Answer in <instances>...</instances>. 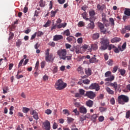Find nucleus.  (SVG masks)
Wrapping results in <instances>:
<instances>
[{
  "instance_id": "nucleus-1",
  "label": "nucleus",
  "mask_w": 130,
  "mask_h": 130,
  "mask_svg": "<svg viewBox=\"0 0 130 130\" xmlns=\"http://www.w3.org/2000/svg\"><path fill=\"white\" fill-rule=\"evenodd\" d=\"M129 101V98L127 95L122 94L118 96V102L119 104L124 105L125 103H127Z\"/></svg>"
},
{
  "instance_id": "nucleus-2",
  "label": "nucleus",
  "mask_w": 130,
  "mask_h": 130,
  "mask_svg": "<svg viewBox=\"0 0 130 130\" xmlns=\"http://www.w3.org/2000/svg\"><path fill=\"white\" fill-rule=\"evenodd\" d=\"M66 87H67V83H64L61 79H58L55 84V88L56 90H62Z\"/></svg>"
},
{
  "instance_id": "nucleus-3",
  "label": "nucleus",
  "mask_w": 130,
  "mask_h": 130,
  "mask_svg": "<svg viewBox=\"0 0 130 130\" xmlns=\"http://www.w3.org/2000/svg\"><path fill=\"white\" fill-rule=\"evenodd\" d=\"M49 51H50V49H47L45 51V60L48 62H51L53 61V55L52 54H49Z\"/></svg>"
},
{
  "instance_id": "nucleus-4",
  "label": "nucleus",
  "mask_w": 130,
  "mask_h": 130,
  "mask_svg": "<svg viewBox=\"0 0 130 130\" xmlns=\"http://www.w3.org/2000/svg\"><path fill=\"white\" fill-rule=\"evenodd\" d=\"M57 54L59 57L60 59L66 60V56L67 55V49H61L57 51Z\"/></svg>"
},
{
  "instance_id": "nucleus-5",
  "label": "nucleus",
  "mask_w": 130,
  "mask_h": 130,
  "mask_svg": "<svg viewBox=\"0 0 130 130\" xmlns=\"http://www.w3.org/2000/svg\"><path fill=\"white\" fill-rule=\"evenodd\" d=\"M101 46L100 48L101 50H106L109 45V40L104 39L101 42Z\"/></svg>"
},
{
  "instance_id": "nucleus-6",
  "label": "nucleus",
  "mask_w": 130,
  "mask_h": 130,
  "mask_svg": "<svg viewBox=\"0 0 130 130\" xmlns=\"http://www.w3.org/2000/svg\"><path fill=\"white\" fill-rule=\"evenodd\" d=\"M89 89L90 90H95V91H99L100 90V86H99V84L94 83H92L89 87Z\"/></svg>"
},
{
  "instance_id": "nucleus-7",
  "label": "nucleus",
  "mask_w": 130,
  "mask_h": 130,
  "mask_svg": "<svg viewBox=\"0 0 130 130\" xmlns=\"http://www.w3.org/2000/svg\"><path fill=\"white\" fill-rule=\"evenodd\" d=\"M85 95L90 99H93L96 97V93L92 91H86Z\"/></svg>"
},
{
  "instance_id": "nucleus-8",
  "label": "nucleus",
  "mask_w": 130,
  "mask_h": 130,
  "mask_svg": "<svg viewBox=\"0 0 130 130\" xmlns=\"http://www.w3.org/2000/svg\"><path fill=\"white\" fill-rule=\"evenodd\" d=\"M89 21H95L96 17H95V11L94 10H91L89 12Z\"/></svg>"
},
{
  "instance_id": "nucleus-9",
  "label": "nucleus",
  "mask_w": 130,
  "mask_h": 130,
  "mask_svg": "<svg viewBox=\"0 0 130 130\" xmlns=\"http://www.w3.org/2000/svg\"><path fill=\"white\" fill-rule=\"evenodd\" d=\"M98 27H99L100 30L102 33H103L104 34H106L107 30L104 27V24L100 22L98 23Z\"/></svg>"
},
{
  "instance_id": "nucleus-10",
  "label": "nucleus",
  "mask_w": 130,
  "mask_h": 130,
  "mask_svg": "<svg viewBox=\"0 0 130 130\" xmlns=\"http://www.w3.org/2000/svg\"><path fill=\"white\" fill-rule=\"evenodd\" d=\"M43 124L45 127V129L50 130V122L48 120H46Z\"/></svg>"
},
{
  "instance_id": "nucleus-11",
  "label": "nucleus",
  "mask_w": 130,
  "mask_h": 130,
  "mask_svg": "<svg viewBox=\"0 0 130 130\" xmlns=\"http://www.w3.org/2000/svg\"><path fill=\"white\" fill-rule=\"evenodd\" d=\"M102 21L103 23L105 24L106 27H108L109 26V24L108 23V20L106 19V15L105 13L102 14Z\"/></svg>"
},
{
  "instance_id": "nucleus-12",
  "label": "nucleus",
  "mask_w": 130,
  "mask_h": 130,
  "mask_svg": "<svg viewBox=\"0 0 130 130\" xmlns=\"http://www.w3.org/2000/svg\"><path fill=\"white\" fill-rule=\"evenodd\" d=\"M61 39H63L62 36L56 35L53 37V41H58V40H61Z\"/></svg>"
},
{
  "instance_id": "nucleus-13",
  "label": "nucleus",
  "mask_w": 130,
  "mask_h": 130,
  "mask_svg": "<svg viewBox=\"0 0 130 130\" xmlns=\"http://www.w3.org/2000/svg\"><path fill=\"white\" fill-rule=\"evenodd\" d=\"M96 56H97L94 55L93 57H91L89 60V62H90L91 63H96L98 62L99 60L96 58Z\"/></svg>"
},
{
  "instance_id": "nucleus-14",
  "label": "nucleus",
  "mask_w": 130,
  "mask_h": 130,
  "mask_svg": "<svg viewBox=\"0 0 130 130\" xmlns=\"http://www.w3.org/2000/svg\"><path fill=\"white\" fill-rule=\"evenodd\" d=\"M94 21H90V23H89L87 26V29H94L95 24H94Z\"/></svg>"
},
{
  "instance_id": "nucleus-15",
  "label": "nucleus",
  "mask_w": 130,
  "mask_h": 130,
  "mask_svg": "<svg viewBox=\"0 0 130 130\" xmlns=\"http://www.w3.org/2000/svg\"><path fill=\"white\" fill-rule=\"evenodd\" d=\"M97 9L99 11H103L105 9H106V6L103 4L101 5L100 4H98Z\"/></svg>"
},
{
  "instance_id": "nucleus-16",
  "label": "nucleus",
  "mask_w": 130,
  "mask_h": 130,
  "mask_svg": "<svg viewBox=\"0 0 130 130\" xmlns=\"http://www.w3.org/2000/svg\"><path fill=\"white\" fill-rule=\"evenodd\" d=\"M79 111L80 113L86 114V113H87V109L85 107L82 106L79 108Z\"/></svg>"
},
{
  "instance_id": "nucleus-17",
  "label": "nucleus",
  "mask_w": 130,
  "mask_h": 130,
  "mask_svg": "<svg viewBox=\"0 0 130 130\" xmlns=\"http://www.w3.org/2000/svg\"><path fill=\"white\" fill-rule=\"evenodd\" d=\"M31 115H33V117L35 118V119H36V120H38V119H39V117H38V113H37L36 111H32Z\"/></svg>"
},
{
  "instance_id": "nucleus-18",
  "label": "nucleus",
  "mask_w": 130,
  "mask_h": 130,
  "mask_svg": "<svg viewBox=\"0 0 130 130\" xmlns=\"http://www.w3.org/2000/svg\"><path fill=\"white\" fill-rule=\"evenodd\" d=\"M121 39L119 38H114L111 40V43H115L116 42H119Z\"/></svg>"
},
{
  "instance_id": "nucleus-19",
  "label": "nucleus",
  "mask_w": 130,
  "mask_h": 130,
  "mask_svg": "<svg viewBox=\"0 0 130 130\" xmlns=\"http://www.w3.org/2000/svg\"><path fill=\"white\" fill-rule=\"evenodd\" d=\"M86 104L87 106H88V107H92V106H93V105L94 104V102L89 100L86 102Z\"/></svg>"
},
{
  "instance_id": "nucleus-20",
  "label": "nucleus",
  "mask_w": 130,
  "mask_h": 130,
  "mask_svg": "<svg viewBox=\"0 0 130 130\" xmlns=\"http://www.w3.org/2000/svg\"><path fill=\"white\" fill-rule=\"evenodd\" d=\"M106 90L108 94H110V95H114V91L110 89V88L107 87L106 88Z\"/></svg>"
},
{
  "instance_id": "nucleus-21",
  "label": "nucleus",
  "mask_w": 130,
  "mask_h": 130,
  "mask_svg": "<svg viewBox=\"0 0 130 130\" xmlns=\"http://www.w3.org/2000/svg\"><path fill=\"white\" fill-rule=\"evenodd\" d=\"M85 73L87 76H91L92 75V70H91V69H86L85 71Z\"/></svg>"
},
{
  "instance_id": "nucleus-22",
  "label": "nucleus",
  "mask_w": 130,
  "mask_h": 130,
  "mask_svg": "<svg viewBox=\"0 0 130 130\" xmlns=\"http://www.w3.org/2000/svg\"><path fill=\"white\" fill-rule=\"evenodd\" d=\"M97 117H98L97 114H94L91 116L90 119L92 120L93 122H95V121H96V119H97Z\"/></svg>"
},
{
  "instance_id": "nucleus-23",
  "label": "nucleus",
  "mask_w": 130,
  "mask_h": 130,
  "mask_svg": "<svg viewBox=\"0 0 130 130\" xmlns=\"http://www.w3.org/2000/svg\"><path fill=\"white\" fill-rule=\"evenodd\" d=\"M99 37H100V34L98 32H96L92 35V39H94V40H96V39H98Z\"/></svg>"
},
{
  "instance_id": "nucleus-24",
  "label": "nucleus",
  "mask_w": 130,
  "mask_h": 130,
  "mask_svg": "<svg viewBox=\"0 0 130 130\" xmlns=\"http://www.w3.org/2000/svg\"><path fill=\"white\" fill-rule=\"evenodd\" d=\"M114 76L112 75L110 76V77L107 78L105 79V81L106 82H112V81H113L114 80Z\"/></svg>"
},
{
  "instance_id": "nucleus-25",
  "label": "nucleus",
  "mask_w": 130,
  "mask_h": 130,
  "mask_svg": "<svg viewBox=\"0 0 130 130\" xmlns=\"http://www.w3.org/2000/svg\"><path fill=\"white\" fill-rule=\"evenodd\" d=\"M81 15H82V18L84 19L85 21H89V20H90V19H89V18H87V12H85L83 13H82Z\"/></svg>"
},
{
  "instance_id": "nucleus-26",
  "label": "nucleus",
  "mask_w": 130,
  "mask_h": 130,
  "mask_svg": "<svg viewBox=\"0 0 130 130\" xmlns=\"http://www.w3.org/2000/svg\"><path fill=\"white\" fill-rule=\"evenodd\" d=\"M110 86L111 87H113L115 90H117V82H113L110 84Z\"/></svg>"
},
{
  "instance_id": "nucleus-27",
  "label": "nucleus",
  "mask_w": 130,
  "mask_h": 130,
  "mask_svg": "<svg viewBox=\"0 0 130 130\" xmlns=\"http://www.w3.org/2000/svg\"><path fill=\"white\" fill-rule=\"evenodd\" d=\"M77 71L79 74H81V75H83V74H84V69H83V67L81 66L78 67Z\"/></svg>"
},
{
  "instance_id": "nucleus-28",
  "label": "nucleus",
  "mask_w": 130,
  "mask_h": 130,
  "mask_svg": "<svg viewBox=\"0 0 130 130\" xmlns=\"http://www.w3.org/2000/svg\"><path fill=\"white\" fill-rule=\"evenodd\" d=\"M124 14V15H126V16H130V9L125 8Z\"/></svg>"
},
{
  "instance_id": "nucleus-29",
  "label": "nucleus",
  "mask_w": 130,
  "mask_h": 130,
  "mask_svg": "<svg viewBox=\"0 0 130 130\" xmlns=\"http://www.w3.org/2000/svg\"><path fill=\"white\" fill-rule=\"evenodd\" d=\"M16 45L19 48L22 45V41L20 39L18 40L16 43Z\"/></svg>"
},
{
  "instance_id": "nucleus-30",
  "label": "nucleus",
  "mask_w": 130,
  "mask_h": 130,
  "mask_svg": "<svg viewBox=\"0 0 130 130\" xmlns=\"http://www.w3.org/2000/svg\"><path fill=\"white\" fill-rule=\"evenodd\" d=\"M91 49L93 50H97L98 49V45L96 44H93L91 45Z\"/></svg>"
},
{
  "instance_id": "nucleus-31",
  "label": "nucleus",
  "mask_w": 130,
  "mask_h": 130,
  "mask_svg": "<svg viewBox=\"0 0 130 130\" xmlns=\"http://www.w3.org/2000/svg\"><path fill=\"white\" fill-rule=\"evenodd\" d=\"M64 35H66V36H70L71 35V32H70V29H67L64 31L63 32Z\"/></svg>"
},
{
  "instance_id": "nucleus-32",
  "label": "nucleus",
  "mask_w": 130,
  "mask_h": 130,
  "mask_svg": "<svg viewBox=\"0 0 130 130\" xmlns=\"http://www.w3.org/2000/svg\"><path fill=\"white\" fill-rule=\"evenodd\" d=\"M29 111H30V109L28 108H26V107L23 108L22 111L23 112H24V113H28V112H29Z\"/></svg>"
},
{
  "instance_id": "nucleus-33",
  "label": "nucleus",
  "mask_w": 130,
  "mask_h": 130,
  "mask_svg": "<svg viewBox=\"0 0 130 130\" xmlns=\"http://www.w3.org/2000/svg\"><path fill=\"white\" fill-rule=\"evenodd\" d=\"M50 24H51V21L48 20L45 25H44V27L45 28H47V27H49L50 26Z\"/></svg>"
},
{
  "instance_id": "nucleus-34",
  "label": "nucleus",
  "mask_w": 130,
  "mask_h": 130,
  "mask_svg": "<svg viewBox=\"0 0 130 130\" xmlns=\"http://www.w3.org/2000/svg\"><path fill=\"white\" fill-rule=\"evenodd\" d=\"M107 63L108 64V66H112L113 65V60L110 59L107 62Z\"/></svg>"
},
{
  "instance_id": "nucleus-35",
  "label": "nucleus",
  "mask_w": 130,
  "mask_h": 130,
  "mask_svg": "<svg viewBox=\"0 0 130 130\" xmlns=\"http://www.w3.org/2000/svg\"><path fill=\"white\" fill-rule=\"evenodd\" d=\"M115 48V46L112 44H109V46H108V50H111V49H114Z\"/></svg>"
},
{
  "instance_id": "nucleus-36",
  "label": "nucleus",
  "mask_w": 130,
  "mask_h": 130,
  "mask_svg": "<svg viewBox=\"0 0 130 130\" xmlns=\"http://www.w3.org/2000/svg\"><path fill=\"white\" fill-rule=\"evenodd\" d=\"M38 37H41L42 35L44 34V32L41 31H38V32H36Z\"/></svg>"
},
{
  "instance_id": "nucleus-37",
  "label": "nucleus",
  "mask_w": 130,
  "mask_h": 130,
  "mask_svg": "<svg viewBox=\"0 0 130 130\" xmlns=\"http://www.w3.org/2000/svg\"><path fill=\"white\" fill-rule=\"evenodd\" d=\"M57 13V10H56L55 11H51V18H53V17H55V14Z\"/></svg>"
},
{
  "instance_id": "nucleus-38",
  "label": "nucleus",
  "mask_w": 130,
  "mask_h": 130,
  "mask_svg": "<svg viewBox=\"0 0 130 130\" xmlns=\"http://www.w3.org/2000/svg\"><path fill=\"white\" fill-rule=\"evenodd\" d=\"M73 39H75V37L73 36H70L68 38H67V40L69 41V42H72L73 41Z\"/></svg>"
},
{
  "instance_id": "nucleus-39",
  "label": "nucleus",
  "mask_w": 130,
  "mask_h": 130,
  "mask_svg": "<svg viewBox=\"0 0 130 130\" xmlns=\"http://www.w3.org/2000/svg\"><path fill=\"white\" fill-rule=\"evenodd\" d=\"M53 74H56L57 73V67L53 66L52 69Z\"/></svg>"
},
{
  "instance_id": "nucleus-40",
  "label": "nucleus",
  "mask_w": 130,
  "mask_h": 130,
  "mask_svg": "<svg viewBox=\"0 0 130 130\" xmlns=\"http://www.w3.org/2000/svg\"><path fill=\"white\" fill-rule=\"evenodd\" d=\"M119 72L120 74V75H121V76H123L125 74V70L124 69H120L119 70Z\"/></svg>"
},
{
  "instance_id": "nucleus-41",
  "label": "nucleus",
  "mask_w": 130,
  "mask_h": 130,
  "mask_svg": "<svg viewBox=\"0 0 130 130\" xmlns=\"http://www.w3.org/2000/svg\"><path fill=\"white\" fill-rule=\"evenodd\" d=\"M107 110V108L105 107H100L99 108V110L101 112H104V111H105L106 110Z\"/></svg>"
},
{
  "instance_id": "nucleus-42",
  "label": "nucleus",
  "mask_w": 130,
  "mask_h": 130,
  "mask_svg": "<svg viewBox=\"0 0 130 130\" xmlns=\"http://www.w3.org/2000/svg\"><path fill=\"white\" fill-rule=\"evenodd\" d=\"M8 91H9V87L8 86H5L3 88V93L4 94H6V93H8Z\"/></svg>"
},
{
  "instance_id": "nucleus-43",
  "label": "nucleus",
  "mask_w": 130,
  "mask_h": 130,
  "mask_svg": "<svg viewBox=\"0 0 130 130\" xmlns=\"http://www.w3.org/2000/svg\"><path fill=\"white\" fill-rule=\"evenodd\" d=\"M82 83H83V84H85V85H89V84H90V80L86 79L83 80Z\"/></svg>"
},
{
  "instance_id": "nucleus-44",
  "label": "nucleus",
  "mask_w": 130,
  "mask_h": 130,
  "mask_svg": "<svg viewBox=\"0 0 130 130\" xmlns=\"http://www.w3.org/2000/svg\"><path fill=\"white\" fill-rule=\"evenodd\" d=\"M40 7H41V8H44V7H45V3L43 2V0H41L40 2Z\"/></svg>"
},
{
  "instance_id": "nucleus-45",
  "label": "nucleus",
  "mask_w": 130,
  "mask_h": 130,
  "mask_svg": "<svg viewBox=\"0 0 130 130\" xmlns=\"http://www.w3.org/2000/svg\"><path fill=\"white\" fill-rule=\"evenodd\" d=\"M23 62H24V59H22L19 62V63H18V69H20V68L22 67V66L23 65Z\"/></svg>"
},
{
  "instance_id": "nucleus-46",
  "label": "nucleus",
  "mask_w": 130,
  "mask_h": 130,
  "mask_svg": "<svg viewBox=\"0 0 130 130\" xmlns=\"http://www.w3.org/2000/svg\"><path fill=\"white\" fill-rule=\"evenodd\" d=\"M117 70H118V66H115L112 70V73H113L114 74L115 73H116V72H117Z\"/></svg>"
},
{
  "instance_id": "nucleus-47",
  "label": "nucleus",
  "mask_w": 130,
  "mask_h": 130,
  "mask_svg": "<svg viewBox=\"0 0 130 130\" xmlns=\"http://www.w3.org/2000/svg\"><path fill=\"white\" fill-rule=\"evenodd\" d=\"M78 27H84L85 26V23H84L83 21H80L78 23Z\"/></svg>"
},
{
  "instance_id": "nucleus-48",
  "label": "nucleus",
  "mask_w": 130,
  "mask_h": 130,
  "mask_svg": "<svg viewBox=\"0 0 130 130\" xmlns=\"http://www.w3.org/2000/svg\"><path fill=\"white\" fill-rule=\"evenodd\" d=\"M79 94L80 95H81L82 96H83V95H84V94H85V90L83 89H80L79 90Z\"/></svg>"
},
{
  "instance_id": "nucleus-49",
  "label": "nucleus",
  "mask_w": 130,
  "mask_h": 130,
  "mask_svg": "<svg viewBox=\"0 0 130 130\" xmlns=\"http://www.w3.org/2000/svg\"><path fill=\"white\" fill-rule=\"evenodd\" d=\"M109 21L111 23V26H114V25H115L114 19H113V18H109Z\"/></svg>"
},
{
  "instance_id": "nucleus-50",
  "label": "nucleus",
  "mask_w": 130,
  "mask_h": 130,
  "mask_svg": "<svg viewBox=\"0 0 130 130\" xmlns=\"http://www.w3.org/2000/svg\"><path fill=\"white\" fill-rule=\"evenodd\" d=\"M46 64V62H45V61H42L41 62V69H44V67H45Z\"/></svg>"
},
{
  "instance_id": "nucleus-51",
  "label": "nucleus",
  "mask_w": 130,
  "mask_h": 130,
  "mask_svg": "<svg viewBox=\"0 0 130 130\" xmlns=\"http://www.w3.org/2000/svg\"><path fill=\"white\" fill-rule=\"evenodd\" d=\"M39 68V61H37L35 65V70H37V71H38Z\"/></svg>"
},
{
  "instance_id": "nucleus-52",
  "label": "nucleus",
  "mask_w": 130,
  "mask_h": 130,
  "mask_svg": "<svg viewBox=\"0 0 130 130\" xmlns=\"http://www.w3.org/2000/svg\"><path fill=\"white\" fill-rule=\"evenodd\" d=\"M77 42L79 43V44L83 43V38H79L77 39Z\"/></svg>"
},
{
  "instance_id": "nucleus-53",
  "label": "nucleus",
  "mask_w": 130,
  "mask_h": 130,
  "mask_svg": "<svg viewBox=\"0 0 130 130\" xmlns=\"http://www.w3.org/2000/svg\"><path fill=\"white\" fill-rule=\"evenodd\" d=\"M84 120H86V117L85 116L82 115L80 117V121H84Z\"/></svg>"
},
{
  "instance_id": "nucleus-54",
  "label": "nucleus",
  "mask_w": 130,
  "mask_h": 130,
  "mask_svg": "<svg viewBox=\"0 0 130 130\" xmlns=\"http://www.w3.org/2000/svg\"><path fill=\"white\" fill-rule=\"evenodd\" d=\"M48 45L51 46L52 47H54L55 46V43H54V42H50L48 43Z\"/></svg>"
},
{
  "instance_id": "nucleus-55",
  "label": "nucleus",
  "mask_w": 130,
  "mask_h": 130,
  "mask_svg": "<svg viewBox=\"0 0 130 130\" xmlns=\"http://www.w3.org/2000/svg\"><path fill=\"white\" fill-rule=\"evenodd\" d=\"M99 121L100 122H102V121H104V116H100L99 117Z\"/></svg>"
},
{
  "instance_id": "nucleus-56",
  "label": "nucleus",
  "mask_w": 130,
  "mask_h": 130,
  "mask_svg": "<svg viewBox=\"0 0 130 130\" xmlns=\"http://www.w3.org/2000/svg\"><path fill=\"white\" fill-rule=\"evenodd\" d=\"M52 112V111L50 109H47L45 111V113L48 115L51 114Z\"/></svg>"
},
{
  "instance_id": "nucleus-57",
  "label": "nucleus",
  "mask_w": 130,
  "mask_h": 130,
  "mask_svg": "<svg viewBox=\"0 0 130 130\" xmlns=\"http://www.w3.org/2000/svg\"><path fill=\"white\" fill-rule=\"evenodd\" d=\"M110 75H111V72L110 71H107L105 74V77H110Z\"/></svg>"
},
{
  "instance_id": "nucleus-58",
  "label": "nucleus",
  "mask_w": 130,
  "mask_h": 130,
  "mask_svg": "<svg viewBox=\"0 0 130 130\" xmlns=\"http://www.w3.org/2000/svg\"><path fill=\"white\" fill-rule=\"evenodd\" d=\"M63 112L64 113V114H68V115H70V111H69V110H67V109H64L63 110Z\"/></svg>"
},
{
  "instance_id": "nucleus-59",
  "label": "nucleus",
  "mask_w": 130,
  "mask_h": 130,
  "mask_svg": "<svg viewBox=\"0 0 130 130\" xmlns=\"http://www.w3.org/2000/svg\"><path fill=\"white\" fill-rule=\"evenodd\" d=\"M121 63L122 66L124 67V68H126V67H127V62L126 61H122Z\"/></svg>"
},
{
  "instance_id": "nucleus-60",
  "label": "nucleus",
  "mask_w": 130,
  "mask_h": 130,
  "mask_svg": "<svg viewBox=\"0 0 130 130\" xmlns=\"http://www.w3.org/2000/svg\"><path fill=\"white\" fill-rule=\"evenodd\" d=\"M49 6V9L51 10V9H52V6H53V2H52V1H51L50 2V4Z\"/></svg>"
},
{
  "instance_id": "nucleus-61",
  "label": "nucleus",
  "mask_w": 130,
  "mask_h": 130,
  "mask_svg": "<svg viewBox=\"0 0 130 130\" xmlns=\"http://www.w3.org/2000/svg\"><path fill=\"white\" fill-rule=\"evenodd\" d=\"M68 121L69 123H71V122H73L74 121V119H73L71 117H68Z\"/></svg>"
},
{
  "instance_id": "nucleus-62",
  "label": "nucleus",
  "mask_w": 130,
  "mask_h": 130,
  "mask_svg": "<svg viewBox=\"0 0 130 130\" xmlns=\"http://www.w3.org/2000/svg\"><path fill=\"white\" fill-rule=\"evenodd\" d=\"M13 38H14V34L11 32L10 34L9 40H12V39H13Z\"/></svg>"
},
{
  "instance_id": "nucleus-63",
  "label": "nucleus",
  "mask_w": 130,
  "mask_h": 130,
  "mask_svg": "<svg viewBox=\"0 0 130 130\" xmlns=\"http://www.w3.org/2000/svg\"><path fill=\"white\" fill-rule=\"evenodd\" d=\"M129 116H130V111H128L126 113V118H129Z\"/></svg>"
},
{
  "instance_id": "nucleus-64",
  "label": "nucleus",
  "mask_w": 130,
  "mask_h": 130,
  "mask_svg": "<svg viewBox=\"0 0 130 130\" xmlns=\"http://www.w3.org/2000/svg\"><path fill=\"white\" fill-rule=\"evenodd\" d=\"M71 130H79V129H78V128H76V126L72 125L71 127Z\"/></svg>"
}]
</instances>
